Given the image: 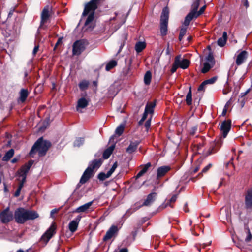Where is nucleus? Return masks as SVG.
<instances>
[{"label": "nucleus", "mask_w": 252, "mask_h": 252, "mask_svg": "<svg viewBox=\"0 0 252 252\" xmlns=\"http://www.w3.org/2000/svg\"><path fill=\"white\" fill-rule=\"evenodd\" d=\"M39 217L38 214L33 210L19 207L14 212V218L18 224H24L28 220H33Z\"/></svg>", "instance_id": "1"}, {"label": "nucleus", "mask_w": 252, "mask_h": 252, "mask_svg": "<svg viewBox=\"0 0 252 252\" xmlns=\"http://www.w3.org/2000/svg\"><path fill=\"white\" fill-rule=\"evenodd\" d=\"M51 146L52 143L50 141L41 137L34 143L29 152V155L33 157V155L37 153L40 157L45 156Z\"/></svg>", "instance_id": "2"}, {"label": "nucleus", "mask_w": 252, "mask_h": 252, "mask_svg": "<svg viewBox=\"0 0 252 252\" xmlns=\"http://www.w3.org/2000/svg\"><path fill=\"white\" fill-rule=\"evenodd\" d=\"M169 10L167 7H164L160 16V32L161 35L165 36L168 31V23L169 19Z\"/></svg>", "instance_id": "3"}, {"label": "nucleus", "mask_w": 252, "mask_h": 252, "mask_svg": "<svg viewBox=\"0 0 252 252\" xmlns=\"http://www.w3.org/2000/svg\"><path fill=\"white\" fill-rule=\"evenodd\" d=\"M89 42L86 39H82L75 41L72 46L73 55L79 56L85 51Z\"/></svg>", "instance_id": "4"}, {"label": "nucleus", "mask_w": 252, "mask_h": 252, "mask_svg": "<svg viewBox=\"0 0 252 252\" xmlns=\"http://www.w3.org/2000/svg\"><path fill=\"white\" fill-rule=\"evenodd\" d=\"M34 161L33 160H29L27 163L22 166L17 171L16 174L19 177H22V180L20 182L24 184L26 181L27 174L30 170L31 167L33 165Z\"/></svg>", "instance_id": "5"}, {"label": "nucleus", "mask_w": 252, "mask_h": 252, "mask_svg": "<svg viewBox=\"0 0 252 252\" xmlns=\"http://www.w3.org/2000/svg\"><path fill=\"white\" fill-rule=\"evenodd\" d=\"M100 0H91L85 6L82 15L87 16L89 13H95V10L98 8Z\"/></svg>", "instance_id": "6"}, {"label": "nucleus", "mask_w": 252, "mask_h": 252, "mask_svg": "<svg viewBox=\"0 0 252 252\" xmlns=\"http://www.w3.org/2000/svg\"><path fill=\"white\" fill-rule=\"evenodd\" d=\"M13 219V215L10 208L7 207L0 213V220L4 224L8 223Z\"/></svg>", "instance_id": "7"}, {"label": "nucleus", "mask_w": 252, "mask_h": 252, "mask_svg": "<svg viewBox=\"0 0 252 252\" xmlns=\"http://www.w3.org/2000/svg\"><path fill=\"white\" fill-rule=\"evenodd\" d=\"M56 225L55 223L53 222L50 227L46 231L41 238V240L47 244L50 239L56 233Z\"/></svg>", "instance_id": "8"}, {"label": "nucleus", "mask_w": 252, "mask_h": 252, "mask_svg": "<svg viewBox=\"0 0 252 252\" xmlns=\"http://www.w3.org/2000/svg\"><path fill=\"white\" fill-rule=\"evenodd\" d=\"M94 175V172L90 168L87 167L83 173L79 183L77 185V187H80V184H83L86 183Z\"/></svg>", "instance_id": "9"}, {"label": "nucleus", "mask_w": 252, "mask_h": 252, "mask_svg": "<svg viewBox=\"0 0 252 252\" xmlns=\"http://www.w3.org/2000/svg\"><path fill=\"white\" fill-rule=\"evenodd\" d=\"M52 8L49 5H46L44 7L41 13L40 26H42L47 22V20L51 16L50 12Z\"/></svg>", "instance_id": "10"}, {"label": "nucleus", "mask_w": 252, "mask_h": 252, "mask_svg": "<svg viewBox=\"0 0 252 252\" xmlns=\"http://www.w3.org/2000/svg\"><path fill=\"white\" fill-rule=\"evenodd\" d=\"M157 193L152 192L148 195L146 199L143 201V202L138 205L139 203H136V207L139 208L142 206H150L156 199Z\"/></svg>", "instance_id": "11"}, {"label": "nucleus", "mask_w": 252, "mask_h": 252, "mask_svg": "<svg viewBox=\"0 0 252 252\" xmlns=\"http://www.w3.org/2000/svg\"><path fill=\"white\" fill-rule=\"evenodd\" d=\"M119 232L118 226L112 225L107 230L106 234L103 238V241H107L111 239L113 236L117 235Z\"/></svg>", "instance_id": "12"}, {"label": "nucleus", "mask_w": 252, "mask_h": 252, "mask_svg": "<svg viewBox=\"0 0 252 252\" xmlns=\"http://www.w3.org/2000/svg\"><path fill=\"white\" fill-rule=\"evenodd\" d=\"M231 122L230 120L223 121L220 125V130L222 133L223 138H225L230 130Z\"/></svg>", "instance_id": "13"}, {"label": "nucleus", "mask_w": 252, "mask_h": 252, "mask_svg": "<svg viewBox=\"0 0 252 252\" xmlns=\"http://www.w3.org/2000/svg\"><path fill=\"white\" fill-rule=\"evenodd\" d=\"M248 53L245 51H241L236 57V64L237 66L242 64L248 58Z\"/></svg>", "instance_id": "14"}, {"label": "nucleus", "mask_w": 252, "mask_h": 252, "mask_svg": "<svg viewBox=\"0 0 252 252\" xmlns=\"http://www.w3.org/2000/svg\"><path fill=\"white\" fill-rule=\"evenodd\" d=\"M221 144L222 142L221 141H218L211 143V146L207 151V155H210L216 153L220 149Z\"/></svg>", "instance_id": "15"}, {"label": "nucleus", "mask_w": 252, "mask_h": 252, "mask_svg": "<svg viewBox=\"0 0 252 252\" xmlns=\"http://www.w3.org/2000/svg\"><path fill=\"white\" fill-rule=\"evenodd\" d=\"M103 162V159L102 158L94 159L89 162L88 167H90L94 171L95 169H98L101 166Z\"/></svg>", "instance_id": "16"}, {"label": "nucleus", "mask_w": 252, "mask_h": 252, "mask_svg": "<svg viewBox=\"0 0 252 252\" xmlns=\"http://www.w3.org/2000/svg\"><path fill=\"white\" fill-rule=\"evenodd\" d=\"M175 59H177L178 61V66L182 69H186L189 64V61L188 59H181L180 55L177 56L175 57Z\"/></svg>", "instance_id": "17"}, {"label": "nucleus", "mask_w": 252, "mask_h": 252, "mask_svg": "<svg viewBox=\"0 0 252 252\" xmlns=\"http://www.w3.org/2000/svg\"><path fill=\"white\" fill-rule=\"evenodd\" d=\"M245 206L247 209L252 208V189L247 191L245 196Z\"/></svg>", "instance_id": "18"}, {"label": "nucleus", "mask_w": 252, "mask_h": 252, "mask_svg": "<svg viewBox=\"0 0 252 252\" xmlns=\"http://www.w3.org/2000/svg\"><path fill=\"white\" fill-rule=\"evenodd\" d=\"M139 144L140 141L137 140L133 142H130L129 145L126 149V152L128 154L133 153L136 150Z\"/></svg>", "instance_id": "19"}, {"label": "nucleus", "mask_w": 252, "mask_h": 252, "mask_svg": "<svg viewBox=\"0 0 252 252\" xmlns=\"http://www.w3.org/2000/svg\"><path fill=\"white\" fill-rule=\"evenodd\" d=\"M93 201L89 202L83 205L79 206L75 210L73 211V213H81L85 212L93 204Z\"/></svg>", "instance_id": "20"}, {"label": "nucleus", "mask_w": 252, "mask_h": 252, "mask_svg": "<svg viewBox=\"0 0 252 252\" xmlns=\"http://www.w3.org/2000/svg\"><path fill=\"white\" fill-rule=\"evenodd\" d=\"M115 148V143L112 144L110 147H109L108 148L105 149L102 155L103 159H108L111 155L112 154L114 149Z\"/></svg>", "instance_id": "21"}, {"label": "nucleus", "mask_w": 252, "mask_h": 252, "mask_svg": "<svg viewBox=\"0 0 252 252\" xmlns=\"http://www.w3.org/2000/svg\"><path fill=\"white\" fill-rule=\"evenodd\" d=\"M90 100H87L84 97H81L77 101V110L79 111V108L84 109L88 105Z\"/></svg>", "instance_id": "22"}, {"label": "nucleus", "mask_w": 252, "mask_h": 252, "mask_svg": "<svg viewBox=\"0 0 252 252\" xmlns=\"http://www.w3.org/2000/svg\"><path fill=\"white\" fill-rule=\"evenodd\" d=\"M29 94V92L27 89H22L20 92V96L18 98V101L22 103L24 102L27 99V97Z\"/></svg>", "instance_id": "23"}, {"label": "nucleus", "mask_w": 252, "mask_h": 252, "mask_svg": "<svg viewBox=\"0 0 252 252\" xmlns=\"http://www.w3.org/2000/svg\"><path fill=\"white\" fill-rule=\"evenodd\" d=\"M171 169V167L169 165L162 166L158 167V178L163 177L169 172Z\"/></svg>", "instance_id": "24"}, {"label": "nucleus", "mask_w": 252, "mask_h": 252, "mask_svg": "<svg viewBox=\"0 0 252 252\" xmlns=\"http://www.w3.org/2000/svg\"><path fill=\"white\" fill-rule=\"evenodd\" d=\"M156 99L154 100L153 102H148L146 105L145 110H147V112L150 114H152L154 113V108L156 105Z\"/></svg>", "instance_id": "25"}, {"label": "nucleus", "mask_w": 252, "mask_h": 252, "mask_svg": "<svg viewBox=\"0 0 252 252\" xmlns=\"http://www.w3.org/2000/svg\"><path fill=\"white\" fill-rule=\"evenodd\" d=\"M177 198V196L176 195H174L169 200L166 201L165 203L160 205L158 207V209H163L168 205L170 206L171 207H173V206H171V203L175 202Z\"/></svg>", "instance_id": "26"}, {"label": "nucleus", "mask_w": 252, "mask_h": 252, "mask_svg": "<svg viewBox=\"0 0 252 252\" xmlns=\"http://www.w3.org/2000/svg\"><path fill=\"white\" fill-rule=\"evenodd\" d=\"M227 39V34L226 32H224L222 34V36L218 39L217 43L220 47H223L225 44Z\"/></svg>", "instance_id": "27"}, {"label": "nucleus", "mask_w": 252, "mask_h": 252, "mask_svg": "<svg viewBox=\"0 0 252 252\" xmlns=\"http://www.w3.org/2000/svg\"><path fill=\"white\" fill-rule=\"evenodd\" d=\"M198 17L195 14H194L193 12H190L185 17L184 24L187 26H188L190 21L194 18Z\"/></svg>", "instance_id": "28"}, {"label": "nucleus", "mask_w": 252, "mask_h": 252, "mask_svg": "<svg viewBox=\"0 0 252 252\" xmlns=\"http://www.w3.org/2000/svg\"><path fill=\"white\" fill-rule=\"evenodd\" d=\"M146 47V44L144 42H137L135 46V49L137 53L142 52Z\"/></svg>", "instance_id": "29"}, {"label": "nucleus", "mask_w": 252, "mask_h": 252, "mask_svg": "<svg viewBox=\"0 0 252 252\" xmlns=\"http://www.w3.org/2000/svg\"><path fill=\"white\" fill-rule=\"evenodd\" d=\"M14 154V150L13 149H10L8 151L2 158V160L4 161H8L13 156Z\"/></svg>", "instance_id": "30"}, {"label": "nucleus", "mask_w": 252, "mask_h": 252, "mask_svg": "<svg viewBox=\"0 0 252 252\" xmlns=\"http://www.w3.org/2000/svg\"><path fill=\"white\" fill-rule=\"evenodd\" d=\"M78 225L77 222L72 220L68 224V228L72 233H74L77 230Z\"/></svg>", "instance_id": "31"}, {"label": "nucleus", "mask_w": 252, "mask_h": 252, "mask_svg": "<svg viewBox=\"0 0 252 252\" xmlns=\"http://www.w3.org/2000/svg\"><path fill=\"white\" fill-rule=\"evenodd\" d=\"M117 65V62L115 60H112L109 62L106 65L105 69L108 71L113 69Z\"/></svg>", "instance_id": "32"}, {"label": "nucleus", "mask_w": 252, "mask_h": 252, "mask_svg": "<svg viewBox=\"0 0 252 252\" xmlns=\"http://www.w3.org/2000/svg\"><path fill=\"white\" fill-rule=\"evenodd\" d=\"M200 0H195L191 5V9L190 12H193L194 14H196L197 9L200 4Z\"/></svg>", "instance_id": "33"}, {"label": "nucleus", "mask_w": 252, "mask_h": 252, "mask_svg": "<svg viewBox=\"0 0 252 252\" xmlns=\"http://www.w3.org/2000/svg\"><path fill=\"white\" fill-rule=\"evenodd\" d=\"M152 78V74L150 71H147L144 77V81L145 85H148L150 84Z\"/></svg>", "instance_id": "34"}, {"label": "nucleus", "mask_w": 252, "mask_h": 252, "mask_svg": "<svg viewBox=\"0 0 252 252\" xmlns=\"http://www.w3.org/2000/svg\"><path fill=\"white\" fill-rule=\"evenodd\" d=\"M84 141L85 139L83 137L77 138L73 142V146L79 147L84 144Z\"/></svg>", "instance_id": "35"}, {"label": "nucleus", "mask_w": 252, "mask_h": 252, "mask_svg": "<svg viewBox=\"0 0 252 252\" xmlns=\"http://www.w3.org/2000/svg\"><path fill=\"white\" fill-rule=\"evenodd\" d=\"M214 65L212 64L211 63L206 62L204 63L203 67L201 70V72L203 73H206Z\"/></svg>", "instance_id": "36"}, {"label": "nucleus", "mask_w": 252, "mask_h": 252, "mask_svg": "<svg viewBox=\"0 0 252 252\" xmlns=\"http://www.w3.org/2000/svg\"><path fill=\"white\" fill-rule=\"evenodd\" d=\"M94 13L93 12L89 13V15L85 22V26H87L91 23L94 18Z\"/></svg>", "instance_id": "37"}, {"label": "nucleus", "mask_w": 252, "mask_h": 252, "mask_svg": "<svg viewBox=\"0 0 252 252\" xmlns=\"http://www.w3.org/2000/svg\"><path fill=\"white\" fill-rule=\"evenodd\" d=\"M110 176L109 175H108V173L105 174L104 172H100L97 175V178L100 181H103L106 179L109 178Z\"/></svg>", "instance_id": "38"}, {"label": "nucleus", "mask_w": 252, "mask_h": 252, "mask_svg": "<svg viewBox=\"0 0 252 252\" xmlns=\"http://www.w3.org/2000/svg\"><path fill=\"white\" fill-rule=\"evenodd\" d=\"M125 126L123 124L120 125L115 130V133L118 136H121L124 131Z\"/></svg>", "instance_id": "39"}, {"label": "nucleus", "mask_w": 252, "mask_h": 252, "mask_svg": "<svg viewBox=\"0 0 252 252\" xmlns=\"http://www.w3.org/2000/svg\"><path fill=\"white\" fill-rule=\"evenodd\" d=\"M186 103L188 105H190L192 104V94L191 89L189 90L186 95Z\"/></svg>", "instance_id": "40"}, {"label": "nucleus", "mask_w": 252, "mask_h": 252, "mask_svg": "<svg viewBox=\"0 0 252 252\" xmlns=\"http://www.w3.org/2000/svg\"><path fill=\"white\" fill-rule=\"evenodd\" d=\"M206 60L207 61V62L211 63L213 65H215V61L213 57V55L212 53L210 52L208 56L206 58Z\"/></svg>", "instance_id": "41"}, {"label": "nucleus", "mask_w": 252, "mask_h": 252, "mask_svg": "<svg viewBox=\"0 0 252 252\" xmlns=\"http://www.w3.org/2000/svg\"><path fill=\"white\" fill-rule=\"evenodd\" d=\"M89 86V83L87 81L83 80L80 82L79 84V87L81 90L86 89Z\"/></svg>", "instance_id": "42"}, {"label": "nucleus", "mask_w": 252, "mask_h": 252, "mask_svg": "<svg viewBox=\"0 0 252 252\" xmlns=\"http://www.w3.org/2000/svg\"><path fill=\"white\" fill-rule=\"evenodd\" d=\"M245 229L246 230V233H247V236L245 238V241L246 242H249L250 241L252 238V235L251 234V233L250 232V230L248 226H246L245 227Z\"/></svg>", "instance_id": "43"}, {"label": "nucleus", "mask_w": 252, "mask_h": 252, "mask_svg": "<svg viewBox=\"0 0 252 252\" xmlns=\"http://www.w3.org/2000/svg\"><path fill=\"white\" fill-rule=\"evenodd\" d=\"M178 63V61L177 60V59H175L174 62V63L172 65V68L171 69V72L172 73H173L175 72H176L177 68L178 67H179Z\"/></svg>", "instance_id": "44"}, {"label": "nucleus", "mask_w": 252, "mask_h": 252, "mask_svg": "<svg viewBox=\"0 0 252 252\" xmlns=\"http://www.w3.org/2000/svg\"><path fill=\"white\" fill-rule=\"evenodd\" d=\"M118 166V163L117 161H116L114 164H113L112 167L110 168V169L107 172L108 175H109L110 176L112 175V174L114 173L115 169Z\"/></svg>", "instance_id": "45"}, {"label": "nucleus", "mask_w": 252, "mask_h": 252, "mask_svg": "<svg viewBox=\"0 0 252 252\" xmlns=\"http://www.w3.org/2000/svg\"><path fill=\"white\" fill-rule=\"evenodd\" d=\"M187 31V29L185 28H183L181 29L179 36V39L180 41H181L184 37V36L186 34Z\"/></svg>", "instance_id": "46"}, {"label": "nucleus", "mask_w": 252, "mask_h": 252, "mask_svg": "<svg viewBox=\"0 0 252 252\" xmlns=\"http://www.w3.org/2000/svg\"><path fill=\"white\" fill-rule=\"evenodd\" d=\"M123 42L121 43V45L120 46V49H119L118 53H119L121 51L122 49L123 48V47H124V45L125 44L126 41L127 39V34H124L123 35Z\"/></svg>", "instance_id": "47"}, {"label": "nucleus", "mask_w": 252, "mask_h": 252, "mask_svg": "<svg viewBox=\"0 0 252 252\" xmlns=\"http://www.w3.org/2000/svg\"><path fill=\"white\" fill-rule=\"evenodd\" d=\"M217 79V77H213L210 79L205 80L204 82L206 84H212L216 81Z\"/></svg>", "instance_id": "48"}, {"label": "nucleus", "mask_w": 252, "mask_h": 252, "mask_svg": "<svg viewBox=\"0 0 252 252\" xmlns=\"http://www.w3.org/2000/svg\"><path fill=\"white\" fill-rule=\"evenodd\" d=\"M231 101V98L225 104V105L223 109V111H222V116H225L226 115V113L227 111V107H228V105L230 104Z\"/></svg>", "instance_id": "49"}, {"label": "nucleus", "mask_w": 252, "mask_h": 252, "mask_svg": "<svg viewBox=\"0 0 252 252\" xmlns=\"http://www.w3.org/2000/svg\"><path fill=\"white\" fill-rule=\"evenodd\" d=\"M151 166V163L148 162L146 164H145L143 168L141 169V171L145 174L147 171L148 168Z\"/></svg>", "instance_id": "50"}, {"label": "nucleus", "mask_w": 252, "mask_h": 252, "mask_svg": "<svg viewBox=\"0 0 252 252\" xmlns=\"http://www.w3.org/2000/svg\"><path fill=\"white\" fill-rule=\"evenodd\" d=\"M197 130V127L196 126H193L189 131V133L191 135H194Z\"/></svg>", "instance_id": "51"}, {"label": "nucleus", "mask_w": 252, "mask_h": 252, "mask_svg": "<svg viewBox=\"0 0 252 252\" xmlns=\"http://www.w3.org/2000/svg\"><path fill=\"white\" fill-rule=\"evenodd\" d=\"M205 8H206V5H204L203 6H202L200 9V10L196 12V15H197V16L198 17L200 15L203 14L204 13V10H205Z\"/></svg>", "instance_id": "52"}, {"label": "nucleus", "mask_w": 252, "mask_h": 252, "mask_svg": "<svg viewBox=\"0 0 252 252\" xmlns=\"http://www.w3.org/2000/svg\"><path fill=\"white\" fill-rule=\"evenodd\" d=\"M212 164L210 163L207 166H206L202 170L201 173L200 174L204 173L207 172L209 169L212 167Z\"/></svg>", "instance_id": "53"}, {"label": "nucleus", "mask_w": 252, "mask_h": 252, "mask_svg": "<svg viewBox=\"0 0 252 252\" xmlns=\"http://www.w3.org/2000/svg\"><path fill=\"white\" fill-rule=\"evenodd\" d=\"M206 83H205L204 81L200 85L198 88V90L199 91H201L202 90H204L205 86L206 85Z\"/></svg>", "instance_id": "54"}, {"label": "nucleus", "mask_w": 252, "mask_h": 252, "mask_svg": "<svg viewBox=\"0 0 252 252\" xmlns=\"http://www.w3.org/2000/svg\"><path fill=\"white\" fill-rule=\"evenodd\" d=\"M62 43V38L60 37L58 39V40L54 46V50H55V49L58 47V46Z\"/></svg>", "instance_id": "55"}, {"label": "nucleus", "mask_w": 252, "mask_h": 252, "mask_svg": "<svg viewBox=\"0 0 252 252\" xmlns=\"http://www.w3.org/2000/svg\"><path fill=\"white\" fill-rule=\"evenodd\" d=\"M38 50H39V45L35 46V47L33 50L32 54L34 56H35L36 55V54L37 53V52H38Z\"/></svg>", "instance_id": "56"}, {"label": "nucleus", "mask_w": 252, "mask_h": 252, "mask_svg": "<svg viewBox=\"0 0 252 252\" xmlns=\"http://www.w3.org/2000/svg\"><path fill=\"white\" fill-rule=\"evenodd\" d=\"M150 125H151V120L150 119H148L146 122V123L145 124V126L146 128V129H148L150 127Z\"/></svg>", "instance_id": "57"}, {"label": "nucleus", "mask_w": 252, "mask_h": 252, "mask_svg": "<svg viewBox=\"0 0 252 252\" xmlns=\"http://www.w3.org/2000/svg\"><path fill=\"white\" fill-rule=\"evenodd\" d=\"M43 89V86L42 85H38L35 89V92H40Z\"/></svg>", "instance_id": "58"}, {"label": "nucleus", "mask_w": 252, "mask_h": 252, "mask_svg": "<svg viewBox=\"0 0 252 252\" xmlns=\"http://www.w3.org/2000/svg\"><path fill=\"white\" fill-rule=\"evenodd\" d=\"M14 10H15L14 8H12L10 9V10L9 11V12L8 13L7 18H9L12 17V16L13 14V13L14 12Z\"/></svg>", "instance_id": "59"}, {"label": "nucleus", "mask_w": 252, "mask_h": 252, "mask_svg": "<svg viewBox=\"0 0 252 252\" xmlns=\"http://www.w3.org/2000/svg\"><path fill=\"white\" fill-rule=\"evenodd\" d=\"M21 191V189H17L14 193V196L15 197L19 196L20 195Z\"/></svg>", "instance_id": "60"}, {"label": "nucleus", "mask_w": 252, "mask_h": 252, "mask_svg": "<svg viewBox=\"0 0 252 252\" xmlns=\"http://www.w3.org/2000/svg\"><path fill=\"white\" fill-rule=\"evenodd\" d=\"M149 113L147 112V110H145L141 119L145 120L147 117V115Z\"/></svg>", "instance_id": "61"}, {"label": "nucleus", "mask_w": 252, "mask_h": 252, "mask_svg": "<svg viewBox=\"0 0 252 252\" xmlns=\"http://www.w3.org/2000/svg\"><path fill=\"white\" fill-rule=\"evenodd\" d=\"M81 218H82V216L81 215H78L74 220H72L76 221V222H77V223L79 224Z\"/></svg>", "instance_id": "62"}, {"label": "nucleus", "mask_w": 252, "mask_h": 252, "mask_svg": "<svg viewBox=\"0 0 252 252\" xmlns=\"http://www.w3.org/2000/svg\"><path fill=\"white\" fill-rule=\"evenodd\" d=\"M242 2L244 5L247 8L249 6V2L248 0H242Z\"/></svg>", "instance_id": "63"}, {"label": "nucleus", "mask_w": 252, "mask_h": 252, "mask_svg": "<svg viewBox=\"0 0 252 252\" xmlns=\"http://www.w3.org/2000/svg\"><path fill=\"white\" fill-rule=\"evenodd\" d=\"M144 173L141 171V170L138 173L137 175L136 176V179L139 178L142 176L144 175Z\"/></svg>", "instance_id": "64"}]
</instances>
